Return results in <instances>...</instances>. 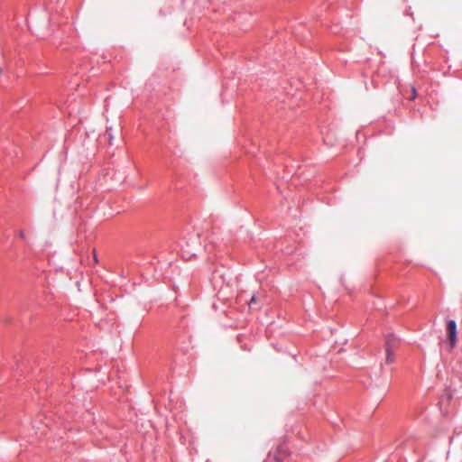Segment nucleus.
<instances>
[{
    "label": "nucleus",
    "instance_id": "obj_1",
    "mask_svg": "<svg viewBox=\"0 0 462 462\" xmlns=\"http://www.w3.org/2000/svg\"><path fill=\"white\" fill-rule=\"evenodd\" d=\"M448 339L450 350L454 348L457 344V324L454 320H449L447 325Z\"/></svg>",
    "mask_w": 462,
    "mask_h": 462
},
{
    "label": "nucleus",
    "instance_id": "obj_2",
    "mask_svg": "<svg viewBox=\"0 0 462 462\" xmlns=\"http://www.w3.org/2000/svg\"><path fill=\"white\" fill-rule=\"evenodd\" d=\"M398 338L394 335H388L385 339V349L390 348L393 350L398 346Z\"/></svg>",
    "mask_w": 462,
    "mask_h": 462
},
{
    "label": "nucleus",
    "instance_id": "obj_3",
    "mask_svg": "<svg viewBox=\"0 0 462 462\" xmlns=\"http://www.w3.org/2000/svg\"><path fill=\"white\" fill-rule=\"evenodd\" d=\"M385 353H386V357H385L386 364H392L394 361L393 350H391L390 348H386Z\"/></svg>",
    "mask_w": 462,
    "mask_h": 462
},
{
    "label": "nucleus",
    "instance_id": "obj_4",
    "mask_svg": "<svg viewBox=\"0 0 462 462\" xmlns=\"http://www.w3.org/2000/svg\"><path fill=\"white\" fill-rule=\"evenodd\" d=\"M416 89L412 87L411 88V96L409 97L410 99H414L416 97Z\"/></svg>",
    "mask_w": 462,
    "mask_h": 462
},
{
    "label": "nucleus",
    "instance_id": "obj_5",
    "mask_svg": "<svg viewBox=\"0 0 462 462\" xmlns=\"http://www.w3.org/2000/svg\"><path fill=\"white\" fill-rule=\"evenodd\" d=\"M258 303V300L255 296H253L249 301V305L251 306L252 304H256Z\"/></svg>",
    "mask_w": 462,
    "mask_h": 462
},
{
    "label": "nucleus",
    "instance_id": "obj_6",
    "mask_svg": "<svg viewBox=\"0 0 462 462\" xmlns=\"http://www.w3.org/2000/svg\"><path fill=\"white\" fill-rule=\"evenodd\" d=\"M2 74V69L0 68V75Z\"/></svg>",
    "mask_w": 462,
    "mask_h": 462
}]
</instances>
